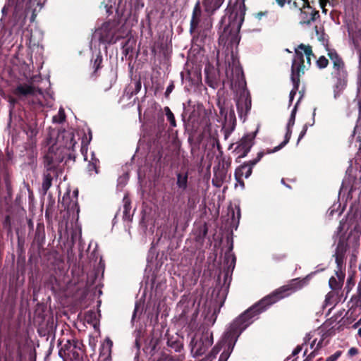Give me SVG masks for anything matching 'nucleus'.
<instances>
[{
  "mask_svg": "<svg viewBox=\"0 0 361 361\" xmlns=\"http://www.w3.org/2000/svg\"><path fill=\"white\" fill-rule=\"evenodd\" d=\"M332 75L336 78V82L334 85V97L336 99L346 87L347 72L332 74Z\"/></svg>",
  "mask_w": 361,
  "mask_h": 361,
  "instance_id": "2eb2a0df",
  "label": "nucleus"
},
{
  "mask_svg": "<svg viewBox=\"0 0 361 361\" xmlns=\"http://www.w3.org/2000/svg\"><path fill=\"white\" fill-rule=\"evenodd\" d=\"M280 6H283L286 3H290L291 0H276Z\"/></svg>",
  "mask_w": 361,
  "mask_h": 361,
  "instance_id": "4c0bfd02",
  "label": "nucleus"
},
{
  "mask_svg": "<svg viewBox=\"0 0 361 361\" xmlns=\"http://www.w3.org/2000/svg\"><path fill=\"white\" fill-rule=\"evenodd\" d=\"M361 324V318L359 319V321L356 323L355 325H360Z\"/></svg>",
  "mask_w": 361,
  "mask_h": 361,
  "instance_id": "864d4df0",
  "label": "nucleus"
},
{
  "mask_svg": "<svg viewBox=\"0 0 361 361\" xmlns=\"http://www.w3.org/2000/svg\"><path fill=\"white\" fill-rule=\"evenodd\" d=\"M252 170L251 167L247 164H243L238 168L235 169V178L236 180H239V178H241L244 176L245 178H249L252 174Z\"/></svg>",
  "mask_w": 361,
  "mask_h": 361,
  "instance_id": "6ab92c4d",
  "label": "nucleus"
},
{
  "mask_svg": "<svg viewBox=\"0 0 361 361\" xmlns=\"http://www.w3.org/2000/svg\"><path fill=\"white\" fill-rule=\"evenodd\" d=\"M36 91L35 87L24 84L20 85L16 87L15 94L17 95L27 96L29 94H35Z\"/></svg>",
  "mask_w": 361,
  "mask_h": 361,
  "instance_id": "aec40b11",
  "label": "nucleus"
},
{
  "mask_svg": "<svg viewBox=\"0 0 361 361\" xmlns=\"http://www.w3.org/2000/svg\"><path fill=\"white\" fill-rule=\"evenodd\" d=\"M164 112H165V114H166V116L168 121L170 122L171 126L173 127H176V123L175 117H174L173 114L169 109V107L166 106L164 108Z\"/></svg>",
  "mask_w": 361,
  "mask_h": 361,
  "instance_id": "a878e982",
  "label": "nucleus"
},
{
  "mask_svg": "<svg viewBox=\"0 0 361 361\" xmlns=\"http://www.w3.org/2000/svg\"><path fill=\"white\" fill-rule=\"evenodd\" d=\"M301 350H302V348L300 346H298L296 348H295L293 350V355H295L298 354Z\"/></svg>",
  "mask_w": 361,
  "mask_h": 361,
  "instance_id": "a19ab883",
  "label": "nucleus"
},
{
  "mask_svg": "<svg viewBox=\"0 0 361 361\" xmlns=\"http://www.w3.org/2000/svg\"><path fill=\"white\" fill-rule=\"evenodd\" d=\"M102 62V56L97 55L96 59H94L93 66L95 69V71L99 68L101 63Z\"/></svg>",
  "mask_w": 361,
  "mask_h": 361,
  "instance_id": "473e14b6",
  "label": "nucleus"
},
{
  "mask_svg": "<svg viewBox=\"0 0 361 361\" xmlns=\"http://www.w3.org/2000/svg\"><path fill=\"white\" fill-rule=\"evenodd\" d=\"M82 154H83V155H84V159H85V160H86V159H87V156H86V154H84V148H83V147L82 148Z\"/></svg>",
  "mask_w": 361,
  "mask_h": 361,
  "instance_id": "603ef678",
  "label": "nucleus"
},
{
  "mask_svg": "<svg viewBox=\"0 0 361 361\" xmlns=\"http://www.w3.org/2000/svg\"><path fill=\"white\" fill-rule=\"evenodd\" d=\"M35 5L38 6L39 9L42 7V4L37 0H18L13 13L14 25L18 26V29L22 28L25 23V19L30 10H32L30 20L34 21L36 16Z\"/></svg>",
  "mask_w": 361,
  "mask_h": 361,
  "instance_id": "423d86ee",
  "label": "nucleus"
},
{
  "mask_svg": "<svg viewBox=\"0 0 361 361\" xmlns=\"http://www.w3.org/2000/svg\"><path fill=\"white\" fill-rule=\"evenodd\" d=\"M267 15V12H259L255 14V16L257 19L261 20L262 18Z\"/></svg>",
  "mask_w": 361,
  "mask_h": 361,
  "instance_id": "ea45409f",
  "label": "nucleus"
},
{
  "mask_svg": "<svg viewBox=\"0 0 361 361\" xmlns=\"http://www.w3.org/2000/svg\"><path fill=\"white\" fill-rule=\"evenodd\" d=\"M312 58L315 57L310 45L300 44L295 48V56L291 66L290 78L293 83V89L289 94L290 104L293 102L294 96L298 90L300 77L310 66Z\"/></svg>",
  "mask_w": 361,
  "mask_h": 361,
  "instance_id": "20e7f679",
  "label": "nucleus"
},
{
  "mask_svg": "<svg viewBox=\"0 0 361 361\" xmlns=\"http://www.w3.org/2000/svg\"><path fill=\"white\" fill-rule=\"evenodd\" d=\"M167 343L168 345L174 348L176 351H179L181 348V345L180 343L176 342H172L170 340L168 341Z\"/></svg>",
  "mask_w": 361,
  "mask_h": 361,
  "instance_id": "72a5a7b5",
  "label": "nucleus"
},
{
  "mask_svg": "<svg viewBox=\"0 0 361 361\" xmlns=\"http://www.w3.org/2000/svg\"><path fill=\"white\" fill-rule=\"evenodd\" d=\"M305 284V280L300 281L298 279H294L289 284L279 288L244 312L230 325L224 340L212 348L208 360H211L215 357L219 351V346L221 347L224 345V350L221 354L219 361H227L233 351L238 338L241 333L254 322L258 314L265 311L268 307L272 304L300 289Z\"/></svg>",
  "mask_w": 361,
  "mask_h": 361,
  "instance_id": "f257e3e1",
  "label": "nucleus"
},
{
  "mask_svg": "<svg viewBox=\"0 0 361 361\" xmlns=\"http://www.w3.org/2000/svg\"><path fill=\"white\" fill-rule=\"evenodd\" d=\"M121 37L116 34L115 24L111 22L104 23L93 35L94 39L104 44H114Z\"/></svg>",
  "mask_w": 361,
  "mask_h": 361,
  "instance_id": "1a4fd4ad",
  "label": "nucleus"
},
{
  "mask_svg": "<svg viewBox=\"0 0 361 361\" xmlns=\"http://www.w3.org/2000/svg\"><path fill=\"white\" fill-rule=\"evenodd\" d=\"M176 184L179 188L185 190L188 185V174L178 173Z\"/></svg>",
  "mask_w": 361,
  "mask_h": 361,
  "instance_id": "5701e85b",
  "label": "nucleus"
},
{
  "mask_svg": "<svg viewBox=\"0 0 361 361\" xmlns=\"http://www.w3.org/2000/svg\"><path fill=\"white\" fill-rule=\"evenodd\" d=\"M357 353H358V350H357V348H356L355 347L350 348L348 352V355L349 357H353V356L356 355Z\"/></svg>",
  "mask_w": 361,
  "mask_h": 361,
  "instance_id": "c9c22d12",
  "label": "nucleus"
},
{
  "mask_svg": "<svg viewBox=\"0 0 361 361\" xmlns=\"http://www.w3.org/2000/svg\"><path fill=\"white\" fill-rule=\"evenodd\" d=\"M329 61L324 56H320L317 61V65L319 68H324L328 66Z\"/></svg>",
  "mask_w": 361,
  "mask_h": 361,
  "instance_id": "c85d7f7f",
  "label": "nucleus"
},
{
  "mask_svg": "<svg viewBox=\"0 0 361 361\" xmlns=\"http://www.w3.org/2000/svg\"><path fill=\"white\" fill-rule=\"evenodd\" d=\"M328 56L332 61L334 66V71L332 72V74H338L341 72H346L343 60L335 50L328 49Z\"/></svg>",
  "mask_w": 361,
  "mask_h": 361,
  "instance_id": "dca6fc26",
  "label": "nucleus"
},
{
  "mask_svg": "<svg viewBox=\"0 0 361 361\" xmlns=\"http://www.w3.org/2000/svg\"><path fill=\"white\" fill-rule=\"evenodd\" d=\"M85 319L88 323H90L94 327L96 326L97 322V314L94 311H88L85 314Z\"/></svg>",
  "mask_w": 361,
  "mask_h": 361,
  "instance_id": "b1692460",
  "label": "nucleus"
},
{
  "mask_svg": "<svg viewBox=\"0 0 361 361\" xmlns=\"http://www.w3.org/2000/svg\"><path fill=\"white\" fill-rule=\"evenodd\" d=\"M237 182L239 183V185L241 186L242 188H244L245 184L243 180L241 178H239V180H237Z\"/></svg>",
  "mask_w": 361,
  "mask_h": 361,
  "instance_id": "c03bdc74",
  "label": "nucleus"
},
{
  "mask_svg": "<svg viewBox=\"0 0 361 361\" xmlns=\"http://www.w3.org/2000/svg\"><path fill=\"white\" fill-rule=\"evenodd\" d=\"M307 128H308V125L307 124H305L303 128H302V131L300 132V133L299 135L298 142H299L304 137V135H305V133H306V132L307 130Z\"/></svg>",
  "mask_w": 361,
  "mask_h": 361,
  "instance_id": "f704fd0d",
  "label": "nucleus"
},
{
  "mask_svg": "<svg viewBox=\"0 0 361 361\" xmlns=\"http://www.w3.org/2000/svg\"><path fill=\"white\" fill-rule=\"evenodd\" d=\"M171 90H172V87H171V86L168 87V88H167V90H166V92H167V93L171 92Z\"/></svg>",
  "mask_w": 361,
  "mask_h": 361,
  "instance_id": "3c124183",
  "label": "nucleus"
},
{
  "mask_svg": "<svg viewBox=\"0 0 361 361\" xmlns=\"http://www.w3.org/2000/svg\"><path fill=\"white\" fill-rule=\"evenodd\" d=\"M209 85H210L211 87H212V88H214V87H215L212 84H209Z\"/></svg>",
  "mask_w": 361,
  "mask_h": 361,
  "instance_id": "6e6d98bb",
  "label": "nucleus"
},
{
  "mask_svg": "<svg viewBox=\"0 0 361 361\" xmlns=\"http://www.w3.org/2000/svg\"><path fill=\"white\" fill-rule=\"evenodd\" d=\"M13 3L14 0H8V3L3 7L1 11L3 16H6L7 14L10 6H11L13 4Z\"/></svg>",
  "mask_w": 361,
  "mask_h": 361,
  "instance_id": "2f4dec72",
  "label": "nucleus"
},
{
  "mask_svg": "<svg viewBox=\"0 0 361 361\" xmlns=\"http://www.w3.org/2000/svg\"><path fill=\"white\" fill-rule=\"evenodd\" d=\"M137 309H138V305H135V310H134V312H133V319H134V317H135V314H136V312L137 311Z\"/></svg>",
  "mask_w": 361,
  "mask_h": 361,
  "instance_id": "a18cd8bd",
  "label": "nucleus"
},
{
  "mask_svg": "<svg viewBox=\"0 0 361 361\" xmlns=\"http://www.w3.org/2000/svg\"><path fill=\"white\" fill-rule=\"evenodd\" d=\"M80 350L78 343L75 340H67L66 343L61 347L59 355L63 359L68 357L70 359H78L79 357V350Z\"/></svg>",
  "mask_w": 361,
  "mask_h": 361,
  "instance_id": "f8f14e48",
  "label": "nucleus"
},
{
  "mask_svg": "<svg viewBox=\"0 0 361 361\" xmlns=\"http://www.w3.org/2000/svg\"><path fill=\"white\" fill-rule=\"evenodd\" d=\"M358 335L361 337V328L358 330Z\"/></svg>",
  "mask_w": 361,
  "mask_h": 361,
  "instance_id": "5fc2aeb1",
  "label": "nucleus"
},
{
  "mask_svg": "<svg viewBox=\"0 0 361 361\" xmlns=\"http://www.w3.org/2000/svg\"><path fill=\"white\" fill-rule=\"evenodd\" d=\"M300 97L298 99V102H296L294 108L293 109L291 114H290V118L287 123L286 133L285 135L284 141H283L279 145L275 147L273 149H267L266 152H259L257 154V158H255V159L251 160L248 162H245V164H247L249 166H250L252 170V167L261 160V159L263 157V156L265 154H271V153L276 152L280 150L281 148H283L289 142V140L291 137V133H292L291 128L295 124V114H296V111H297L298 105L303 96V94H301V92H300Z\"/></svg>",
  "mask_w": 361,
  "mask_h": 361,
  "instance_id": "0eeeda50",
  "label": "nucleus"
},
{
  "mask_svg": "<svg viewBox=\"0 0 361 361\" xmlns=\"http://www.w3.org/2000/svg\"><path fill=\"white\" fill-rule=\"evenodd\" d=\"M357 291H358V293H359V295H361V282H360V283H358V286H357Z\"/></svg>",
  "mask_w": 361,
  "mask_h": 361,
  "instance_id": "49530a36",
  "label": "nucleus"
},
{
  "mask_svg": "<svg viewBox=\"0 0 361 361\" xmlns=\"http://www.w3.org/2000/svg\"><path fill=\"white\" fill-rule=\"evenodd\" d=\"M213 344L212 333L206 331L197 333L190 342L191 353L194 357L200 356L206 353Z\"/></svg>",
  "mask_w": 361,
  "mask_h": 361,
  "instance_id": "6e6552de",
  "label": "nucleus"
},
{
  "mask_svg": "<svg viewBox=\"0 0 361 361\" xmlns=\"http://www.w3.org/2000/svg\"><path fill=\"white\" fill-rule=\"evenodd\" d=\"M327 1L328 0H319L321 7L324 8L326 6Z\"/></svg>",
  "mask_w": 361,
  "mask_h": 361,
  "instance_id": "37998d69",
  "label": "nucleus"
},
{
  "mask_svg": "<svg viewBox=\"0 0 361 361\" xmlns=\"http://www.w3.org/2000/svg\"><path fill=\"white\" fill-rule=\"evenodd\" d=\"M341 261V257L339 256V245L337 247L336 252V262L339 265L340 262Z\"/></svg>",
  "mask_w": 361,
  "mask_h": 361,
  "instance_id": "e433bc0d",
  "label": "nucleus"
},
{
  "mask_svg": "<svg viewBox=\"0 0 361 361\" xmlns=\"http://www.w3.org/2000/svg\"><path fill=\"white\" fill-rule=\"evenodd\" d=\"M112 345V341L109 338H106L101 346L98 361H111Z\"/></svg>",
  "mask_w": 361,
  "mask_h": 361,
  "instance_id": "f3484780",
  "label": "nucleus"
},
{
  "mask_svg": "<svg viewBox=\"0 0 361 361\" xmlns=\"http://www.w3.org/2000/svg\"><path fill=\"white\" fill-rule=\"evenodd\" d=\"M312 338V336L310 334H308L306 335V336L305 337V343H306L307 341H309Z\"/></svg>",
  "mask_w": 361,
  "mask_h": 361,
  "instance_id": "79ce46f5",
  "label": "nucleus"
},
{
  "mask_svg": "<svg viewBox=\"0 0 361 361\" xmlns=\"http://www.w3.org/2000/svg\"><path fill=\"white\" fill-rule=\"evenodd\" d=\"M256 133H247L245 135L239 142L235 150L241 153L240 157H245L250 152L253 145V141L255 137Z\"/></svg>",
  "mask_w": 361,
  "mask_h": 361,
  "instance_id": "ddd939ff",
  "label": "nucleus"
},
{
  "mask_svg": "<svg viewBox=\"0 0 361 361\" xmlns=\"http://www.w3.org/2000/svg\"><path fill=\"white\" fill-rule=\"evenodd\" d=\"M63 159V157L61 156V153L57 146L52 144L51 146L49 147L44 157V165L46 169V172L44 173L42 188L44 194L47 193L51 185L52 176L51 172L55 171L59 164H60Z\"/></svg>",
  "mask_w": 361,
  "mask_h": 361,
  "instance_id": "39448f33",
  "label": "nucleus"
},
{
  "mask_svg": "<svg viewBox=\"0 0 361 361\" xmlns=\"http://www.w3.org/2000/svg\"><path fill=\"white\" fill-rule=\"evenodd\" d=\"M334 211H335V209H334H334H329V211H328L329 214L330 216L333 215V214H334Z\"/></svg>",
  "mask_w": 361,
  "mask_h": 361,
  "instance_id": "de8ad7c7",
  "label": "nucleus"
},
{
  "mask_svg": "<svg viewBox=\"0 0 361 361\" xmlns=\"http://www.w3.org/2000/svg\"><path fill=\"white\" fill-rule=\"evenodd\" d=\"M342 352L340 350L336 351L331 356L328 357L325 361H336L341 355Z\"/></svg>",
  "mask_w": 361,
  "mask_h": 361,
  "instance_id": "7c9ffc66",
  "label": "nucleus"
},
{
  "mask_svg": "<svg viewBox=\"0 0 361 361\" xmlns=\"http://www.w3.org/2000/svg\"><path fill=\"white\" fill-rule=\"evenodd\" d=\"M131 207L130 200L127 196L123 197V219L125 221H130L132 218Z\"/></svg>",
  "mask_w": 361,
  "mask_h": 361,
  "instance_id": "4be33fe9",
  "label": "nucleus"
},
{
  "mask_svg": "<svg viewBox=\"0 0 361 361\" xmlns=\"http://www.w3.org/2000/svg\"><path fill=\"white\" fill-rule=\"evenodd\" d=\"M98 162V160L96 159L94 157V153L92 154V160L90 161L88 164V171L89 172H92V171H94L95 173H97V164Z\"/></svg>",
  "mask_w": 361,
  "mask_h": 361,
  "instance_id": "cd10ccee",
  "label": "nucleus"
},
{
  "mask_svg": "<svg viewBox=\"0 0 361 361\" xmlns=\"http://www.w3.org/2000/svg\"><path fill=\"white\" fill-rule=\"evenodd\" d=\"M329 286L331 289L335 290L339 288V283L336 279L334 276L331 277L329 281Z\"/></svg>",
  "mask_w": 361,
  "mask_h": 361,
  "instance_id": "c756f323",
  "label": "nucleus"
},
{
  "mask_svg": "<svg viewBox=\"0 0 361 361\" xmlns=\"http://www.w3.org/2000/svg\"><path fill=\"white\" fill-rule=\"evenodd\" d=\"M343 229H344V222H343V220H341V221H340V224H339L338 227L337 228V232H338V233H340V232H341Z\"/></svg>",
  "mask_w": 361,
  "mask_h": 361,
  "instance_id": "58836bf2",
  "label": "nucleus"
},
{
  "mask_svg": "<svg viewBox=\"0 0 361 361\" xmlns=\"http://www.w3.org/2000/svg\"><path fill=\"white\" fill-rule=\"evenodd\" d=\"M244 1L236 0L234 5L229 6L220 21L219 42L224 45L233 47L238 45L240 42L238 33L245 13Z\"/></svg>",
  "mask_w": 361,
  "mask_h": 361,
  "instance_id": "7ed1b4c3",
  "label": "nucleus"
},
{
  "mask_svg": "<svg viewBox=\"0 0 361 361\" xmlns=\"http://www.w3.org/2000/svg\"><path fill=\"white\" fill-rule=\"evenodd\" d=\"M194 307V302L186 298H183L176 307V317L180 324H187L190 313Z\"/></svg>",
  "mask_w": 361,
  "mask_h": 361,
  "instance_id": "9b49d317",
  "label": "nucleus"
},
{
  "mask_svg": "<svg viewBox=\"0 0 361 361\" xmlns=\"http://www.w3.org/2000/svg\"><path fill=\"white\" fill-rule=\"evenodd\" d=\"M217 63L219 70H224L226 78L231 83L233 91L239 96L236 99V106L239 116H246L251 108V100L248 92L245 89V81L243 72L240 66L237 56L232 51L226 54L224 62L218 56Z\"/></svg>",
  "mask_w": 361,
  "mask_h": 361,
  "instance_id": "f03ea898",
  "label": "nucleus"
},
{
  "mask_svg": "<svg viewBox=\"0 0 361 361\" xmlns=\"http://www.w3.org/2000/svg\"><path fill=\"white\" fill-rule=\"evenodd\" d=\"M105 7L106 8L107 13H111V11H110V9L111 8V5L109 7H108V6L106 5Z\"/></svg>",
  "mask_w": 361,
  "mask_h": 361,
  "instance_id": "8fccbe9b",
  "label": "nucleus"
},
{
  "mask_svg": "<svg viewBox=\"0 0 361 361\" xmlns=\"http://www.w3.org/2000/svg\"><path fill=\"white\" fill-rule=\"evenodd\" d=\"M224 2V0H203L205 11L208 13H213L218 9Z\"/></svg>",
  "mask_w": 361,
  "mask_h": 361,
  "instance_id": "412c9836",
  "label": "nucleus"
},
{
  "mask_svg": "<svg viewBox=\"0 0 361 361\" xmlns=\"http://www.w3.org/2000/svg\"><path fill=\"white\" fill-rule=\"evenodd\" d=\"M235 261H236V258L232 252H228L225 254L224 263L226 264V267L224 269V284L229 283L231 281V275H232L233 271L235 268Z\"/></svg>",
  "mask_w": 361,
  "mask_h": 361,
  "instance_id": "4468645a",
  "label": "nucleus"
},
{
  "mask_svg": "<svg viewBox=\"0 0 361 361\" xmlns=\"http://www.w3.org/2000/svg\"><path fill=\"white\" fill-rule=\"evenodd\" d=\"M293 4L300 11V19L302 24H310L319 16L318 12L314 11L306 0L295 1Z\"/></svg>",
  "mask_w": 361,
  "mask_h": 361,
  "instance_id": "9d476101",
  "label": "nucleus"
},
{
  "mask_svg": "<svg viewBox=\"0 0 361 361\" xmlns=\"http://www.w3.org/2000/svg\"><path fill=\"white\" fill-rule=\"evenodd\" d=\"M315 114H316V109H314V111H313V122H312V123L310 126H312L314 124V123Z\"/></svg>",
  "mask_w": 361,
  "mask_h": 361,
  "instance_id": "09e8293b",
  "label": "nucleus"
},
{
  "mask_svg": "<svg viewBox=\"0 0 361 361\" xmlns=\"http://www.w3.org/2000/svg\"><path fill=\"white\" fill-rule=\"evenodd\" d=\"M201 16V9H200V2H197L195 4L193 12H192V16L190 22V30L193 31L195 30L199 24L200 19Z\"/></svg>",
  "mask_w": 361,
  "mask_h": 361,
  "instance_id": "a211bd4d",
  "label": "nucleus"
},
{
  "mask_svg": "<svg viewBox=\"0 0 361 361\" xmlns=\"http://www.w3.org/2000/svg\"><path fill=\"white\" fill-rule=\"evenodd\" d=\"M65 112L63 108H60L58 112V114L53 116V122L54 123H62L65 120Z\"/></svg>",
  "mask_w": 361,
  "mask_h": 361,
  "instance_id": "bb28decb",
  "label": "nucleus"
},
{
  "mask_svg": "<svg viewBox=\"0 0 361 361\" xmlns=\"http://www.w3.org/2000/svg\"><path fill=\"white\" fill-rule=\"evenodd\" d=\"M317 339H314L310 343V348L313 349V351L310 354V359L314 356V352L322 348L323 338H321L317 343Z\"/></svg>",
  "mask_w": 361,
  "mask_h": 361,
  "instance_id": "393cba45",
  "label": "nucleus"
}]
</instances>
